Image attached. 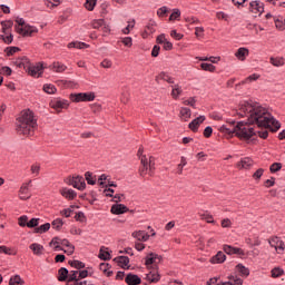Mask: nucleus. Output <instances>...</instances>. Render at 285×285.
I'll return each mask as SVG.
<instances>
[{
	"label": "nucleus",
	"instance_id": "obj_42",
	"mask_svg": "<svg viewBox=\"0 0 285 285\" xmlns=\"http://www.w3.org/2000/svg\"><path fill=\"white\" fill-rule=\"evenodd\" d=\"M30 173H31V175H33V177H39V175L41 173V164H39V163L32 164L30 167Z\"/></svg>",
	"mask_w": 285,
	"mask_h": 285
},
{
	"label": "nucleus",
	"instance_id": "obj_44",
	"mask_svg": "<svg viewBox=\"0 0 285 285\" xmlns=\"http://www.w3.org/2000/svg\"><path fill=\"white\" fill-rule=\"evenodd\" d=\"M104 23H106V20L95 19L90 22V26L94 28V30H100L104 27Z\"/></svg>",
	"mask_w": 285,
	"mask_h": 285
},
{
	"label": "nucleus",
	"instance_id": "obj_26",
	"mask_svg": "<svg viewBox=\"0 0 285 285\" xmlns=\"http://www.w3.org/2000/svg\"><path fill=\"white\" fill-rule=\"evenodd\" d=\"M125 282L128 285H139L141 284V278L137 274H128Z\"/></svg>",
	"mask_w": 285,
	"mask_h": 285
},
{
	"label": "nucleus",
	"instance_id": "obj_8",
	"mask_svg": "<svg viewBox=\"0 0 285 285\" xmlns=\"http://www.w3.org/2000/svg\"><path fill=\"white\" fill-rule=\"evenodd\" d=\"M268 244L272 248H275L278 255H284L285 244L284 240H282V238L273 236L268 239Z\"/></svg>",
	"mask_w": 285,
	"mask_h": 285
},
{
	"label": "nucleus",
	"instance_id": "obj_55",
	"mask_svg": "<svg viewBox=\"0 0 285 285\" xmlns=\"http://www.w3.org/2000/svg\"><path fill=\"white\" fill-rule=\"evenodd\" d=\"M148 279L150 281V282H153L154 284L155 283H157V282H159V279H161V276L159 275V273H149L148 274Z\"/></svg>",
	"mask_w": 285,
	"mask_h": 285
},
{
	"label": "nucleus",
	"instance_id": "obj_63",
	"mask_svg": "<svg viewBox=\"0 0 285 285\" xmlns=\"http://www.w3.org/2000/svg\"><path fill=\"white\" fill-rule=\"evenodd\" d=\"M39 218H31L28 222L27 228H38L37 226H39Z\"/></svg>",
	"mask_w": 285,
	"mask_h": 285
},
{
	"label": "nucleus",
	"instance_id": "obj_62",
	"mask_svg": "<svg viewBox=\"0 0 285 285\" xmlns=\"http://www.w3.org/2000/svg\"><path fill=\"white\" fill-rule=\"evenodd\" d=\"M184 106H190L191 108H195L197 100L195 99V97H190L186 100L183 101Z\"/></svg>",
	"mask_w": 285,
	"mask_h": 285
},
{
	"label": "nucleus",
	"instance_id": "obj_12",
	"mask_svg": "<svg viewBox=\"0 0 285 285\" xmlns=\"http://www.w3.org/2000/svg\"><path fill=\"white\" fill-rule=\"evenodd\" d=\"M255 166V161L250 157L242 158L237 164L236 168L238 170H250Z\"/></svg>",
	"mask_w": 285,
	"mask_h": 285
},
{
	"label": "nucleus",
	"instance_id": "obj_59",
	"mask_svg": "<svg viewBox=\"0 0 285 285\" xmlns=\"http://www.w3.org/2000/svg\"><path fill=\"white\" fill-rule=\"evenodd\" d=\"M188 163L186 161V157H181L180 158V164L177 167V173L178 175H181V173H184V166H186Z\"/></svg>",
	"mask_w": 285,
	"mask_h": 285
},
{
	"label": "nucleus",
	"instance_id": "obj_5",
	"mask_svg": "<svg viewBox=\"0 0 285 285\" xmlns=\"http://www.w3.org/2000/svg\"><path fill=\"white\" fill-rule=\"evenodd\" d=\"M96 97L97 96L95 95L94 91H89V92L71 94L69 96V99L73 104H81V102H87V101H95Z\"/></svg>",
	"mask_w": 285,
	"mask_h": 285
},
{
	"label": "nucleus",
	"instance_id": "obj_57",
	"mask_svg": "<svg viewBox=\"0 0 285 285\" xmlns=\"http://www.w3.org/2000/svg\"><path fill=\"white\" fill-rule=\"evenodd\" d=\"M135 28V19H132L131 21H128V26L122 29V35H130V30H132Z\"/></svg>",
	"mask_w": 285,
	"mask_h": 285
},
{
	"label": "nucleus",
	"instance_id": "obj_29",
	"mask_svg": "<svg viewBox=\"0 0 285 285\" xmlns=\"http://www.w3.org/2000/svg\"><path fill=\"white\" fill-rule=\"evenodd\" d=\"M171 99H179V97H181V95H184V89H181L179 83H176L174 86H171Z\"/></svg>",
	"mask_w": 285,
	"mask_h": 285
},
{
	"label": "nucleus",
	"instance_id": "obj_35",
	"mask_svg": "<svg viewBox=\"0 0 285 285\" xmlns=\"http://www.w3.org/2000/svg\"><path fill=\"white\" fill-rule=\"evenodd\" d=\"M24 284H26V281H23V278H21V276L18 274L11 276L9 279V285H24Z\"/></svg>",
	"mask_w": 285,
	"mask_h": 285
},
{
	"label": "nucleus",
	"instance_id": "obj_60",
	"mask_svg": "<svg viewBox=\"0 0 285 285\" xmlns=\"http://www.w3.org/2000/svg\"><path fill=\"white\" fill-rule=\"evenodd\" d=\"M220 226L222 228H233V220H230V218H224L220 222Z\"/></svg>",
	"mask_w": 285,
	"mask_h": 285
},
{
	"label": "nucleus",
	"instance_id": "obj_6",
	"mask_svg": "<svg viewBox=\"0 0 285 285\" xmlns=\"http://www.w3.org/2000/svg\"><path fill=\"white\" fill-rule=\"evenodd\" d=\"M27 73L29 77H33L35 79H39L43 75V63L37 62L36 65H32L30 62L29 68H27Z\"/></svg>",
	"mask_w": 285,
	"mask_h": 285
},
{
	"label": "nucleus",
	"instance_id": "obj_9",
	"mask_svg": "<svg viewBox=\"0 0 285 285\" xmlns=\"http://www.w3.org/2000/svg\"><path fill=\"white\" fill-rule=\"evenodd\" d=\"M50 107L53 110H57V112H61V110H67V108L70 107V101H68L66 99H61V98H56V99L51 100Z\"/></svg>",
	"mask_w": 285,
	"mask_h": 285
},
{
	"label": "nucleus",
	"instance_id": "obj_40",
	"mask_svg": "<svg viewBox=\"0 0 285 285\" xmlns=\"http://www.w3.org/2000/svg\"><path fill=\"white\" fill-rule=\"evenodd\" d=\"M108 248L101 247L99 252V259H102V262H108L110 259V252H107Z\"/></svg>",
	"mask_w": 285,
	"mask_h": 285
},
{
	"label": "nucleus",
	"instance_id": "obj_36",
	"mask_svg": "<svg viewBox=\"0 0 285 285\" xmlns=\"http://www.w3.org/2000/svg\"><path fill=\"white\" fill-rule=\"evenodd\" d=\"M6 57H14V55H17V52H21V48L19 47H7L3 50Z\"/></svg>",
	"mask_w": 285,
	"mask_h": 285
},
{
	"label": "nucleus",
	"instance_id": "obj_2",
	"mask_svg": "<svg viewBox=\"0 0 285 285\" xmlns=\"http://www.w3.org/2000/svg\"><path fill=\"white\" fill-rule=\"evenodd\" d=\"M37 118H35V112L30 109H24L20 112L16 120V130L18 135H23L24 137H32L35 130H37Z\"/></svg>",
	"mask_w": 285,
	"mask_h": 285
},
{
	"label": "nucleus",
	"instance_id": "obj_18",
	"mask_svg": "<svg viewBox=\"0 0 285 285\" xmlns=\"http://www.w3.org/2000/svg\"><path fill=\"white\" fill-rule=\"evenodd\" d=\"M131 237L136 239V242H148V239H150V235L146 230H135L131 233Z\"/></svg>",
	"mask_w": 285,
	"mask_h": 285
},
{
	"label": "nucleus",
	"instance_id": "obj_38",
	"mask_svg": "<svg viewBox=\"0 0 285 285\" xmlns=\"http://www.w3.org/2000/svg\"><path fill=\"white\" fill-rule=\"evenodd\" d=\"M85 179L89 186H95V184H97V176H95L91 171H87L85 174Z\"/></svg>",
	"mask_w": 285,
	"mask_h": 285
},
{
	"label": "nucleus",
	"instance_id": "obj_20",
	"mask_svg": "<svg viewBox=\"0 0 285 285\" xmlns=\"http://www.w3.org/2000/svg\"><path fill=\"white\" fill-rule=\"evenodd\" d=\"M59 193L62 197H65V199H68L69 202H72V199L77 197V191L67 187H62Z\"/></svg>",
	"mask_w": 285,
	"mask_h": 285
},
{
	"label": "nucleus",
	"instance_id": "obj_3",
	"mask_svg": "<svg viewBox=\"0 0 285 285\" xmlns=\"http://www.w3.org/2000/svg\"><path fill=\"white\" fill-rule=\"evenodd\" d=\"M137 155L140 160V167L138 170L140 177H146V175L153 177V175H155V158H153V156L144 155V148H139Z\"/></svg>",
	"mask_w": 285,
	"mask_h": 285
},
{
	"label": "nucleus",
	"instance_id": "obj_17",
	"mask_svg": "<svg viewBox=\"0 0 285 285\" xmlns=\"http://www.w3.org/2000/svg\"><path fill=\"white\" fill-rule=\"evenodd\" d=\"M17 68H22L23 70H28L30 68V59L26 56L19 57L13 61Z\"/></svg>",
	"mask_w": 285,
	"mask_h": 285
},
{
	"label": "nucleus",
	"instance_id": "obj_25",
	"mask_svg": "<svg viewBox=\"0 0 285 285\" xmlns=\"http://www.w3.org/2000/svg\"><path fill=\"white\" fill-rule=\"evenodd\" d=\"M50 70H52L53 72L61 73V72H66V70H68V66H66L65 63H62L60 61H55L50 66Z\"/></svg>",
	"mask_w": 285,
	"mask_h": 285
},
{
	"label": "nucleus",
	"instance_id": "obj_10",
	"mask_svg": "<svg viewBox=\"0 0 285 285\" xmlns=\"http://www.w3.org/2000/svg\"><path fill=\"white\" fill-rule=\"evenodd\" d=\"M30 184H32V180H29L28 183H23L19 189L18 197L22 202H26L32 197V194L30 193Z\"/></svg>",
	"mask_w": 285,
	"mask_h": 285
},
{
	"label": "nucleus",
	"instance_id": "obj_53",
	"mask_svg": "<svg viewBox=\"0 0 285 285\" xmlns=\"http://www.w3.org/2000/svg\"><path fill=\"white\" fill-rule=\"evenodd\" d=\"M1 253H4V255H17V249L12 247L1 246Z\"/></svg>",
	"mask_w": 285,
	"mask_h": 285
},
{
	"label": "nucleus",
	"instance_id": "obj_13",
	"mask_svg": "<svg viewBox=\"0 0 285 285\" xmlns=\"http://www.w3.org/2000/svg\"><path fill=\"white\" fill-rule=\"evenodd\" d=\"M223 250H224V253H226V255H238V257H246V252L243 248H239V247H233L230 245H224Z\"/></svg>",
	"mask_w": 285,
	"mask_h": 285
},
{
	"label": "nucleus",
	"instance_id": "obj_19",
	"mask_svg": "<svg viewBox=\"0 0 285 285\" xmlns=\"http://www.w3.org/2000/svg\"><path fill=\"white\" fill-rule=\"evenodd\" d=\"M206 121V116H198L191 122H189L188 128L191 129L193 132H197L199 130V126Z\"/></svg>",
	"mask_w": 285,
	"mask_h": 285
},
{
	"label": "nucleus",
	"instance_id": "obj_58",
	"mask_svg": "<svg viewBox=\"0 0 285 285\" xmlns=\"http://www.w3.org/2000/svg\"><path fill=\"white\" fill-rule=\"evenodd\" d=\"M264 176V168H258L254 174H253V179H255V181H259V179H262V177Z\"/></svg>",
	"mask_w": 285,
	"mask_h": 285
},
{
	"label": "nucleus",
	"instance_id": "obj_48",
	"mask_svg": "<svg viewBox=\"0 0 285 285\" xmlns=\"http://www.w3.org/2000/svg\"><path fill=\"white\" fill-rule=\"evenodd\" d=\"M181 17V11L179 9H174L169 16V21H179Z\"/></svg>",
	"mask_w": 285,
	"mask_h": 285
},
{
	"label": "nucleus",
	"instance_id": "obj_51",
	"mask_svg": "<svg viewBox=\"0 0 285 285\" xmlns=\"http://www.w3.org/2000/svg\"><path fill=\"white\" fill-rule=\"evenodd\" d=\"M52 228H55L56 230H61L62 226H63V219L61 218H56L52 223H51Z\"/></svg>",
	"mask_w": 285,
	"mask_h": 285
},
{
	"label": "nucleus",
	"instance_id": "obj_61",
	"mask_svg": "<svg viewBox=\"0 0 285 285\" xmlns=\"http://www.w3.org/2000/svg\"><path fill=\"white\" fill-rule=\"evenodd\" d=\"M257 79H259V73H253L243 80V83H252V81H257Z\"/></svg>",
	"mask_w": 285,
	"mask_h": 285
},
{
	"label": "nucleus",
	"instance_id": "obj_27",
	"mask_svg": "<svg viewBox=\"0 0 285 285\" xmlns=\"http://www.w3.org/2000/svg\"><path fill=\"white\" fill-rule=\"evenodd\" d=\"M181 121H188L193 117V111L188 107H181L179 110Z\"/></svg>",
	"mask_w": 285,
	"mask_h": 285
},
{
	"label": "nucleus",
	"instance_id": "obj_64",
	"mask_svg": "<svg viewBox=\"0 0 285 285\" xmlns=\"http://www.w3.org/2000/svg\"><path fill=\"white\" fill-rule=\"evenodd\" d=\"M281 168H282V163H274L271 165L269 170L271 173H279Z\"/></svg>",
	"mask_w": 285,
	"mask_h": 285
},
{
	"label": "nucleus",
	"instance_id": "obj_32",
	"mask_svg": "<svg viewBox=\"0 0 285 285\" xmlns=\"http://www.w3.org/2000/svg\"><path fill=\"white\" fill-rule=\"evenodd\" d=\"M67 48H69V49L76 48L77 50H86V48H90V45H88L86 42L73 41V42H69L67 45Z\"/></svg>",
	"mask_w": 285,
	"mask_h": 285
},
{
	"label": "nucleus",
	"instance_id": "obj_7",
	"mask_svg": "<svg viewBox=\"0 0 285 285\" xmlns=\"http://www.w3.org/2000/svg\"><path fill=\"white\" fill-rule=\"evenodd\" d=\"M16 32L20 35V37H35L39 29L35 26L27 24L24 27H16Z\"/></svg>",
	"mask_w": 285,
	"mask_h": 285
},
{
	"label": "nucleus",
	"instance_id": "obj_16",
	"mask_svg": "<svg viewBox=\"0 0 285 285\" xmlns=\"http://www.w3.org/2000/svg\"><path fill=\"white\" fill-rule=\"evenodd\" d=\"M249 12H253V14H257L258 17L262 16L264 12V3L261 1H252L249 3Z\"/></svg>",
	"mask_w": 285,
	"mask_h": 285
},
{
	"label": "nucleus",
	"instance_id": "obj_4",
	"mask_svg": "<svg viewBox=\"0 0 285 285\" xmlns=\"http://www.w3.org/2000/svg\"><path fill=\"white\" fill-rule=\"evenodd\" d=\"M12 26H14V22L12 20H7L1 22V27H2L1 39L3 43H7V46H10V43L14 41V36L12 35Z\"/></svg>",
	"mask_w": 285,
	"mask_h": 285
},
{
	"label": "nucleus",
	"instance_id": "obj_45",
	"mask_svg": "<svg viewBox=\"0 0 285 285\" xmlns=\"http://www.w3.org/2000/svg\"><path fill=\"white\" fill-rule=\"evenodd\" d=\"M269 63H272V66H275L276 68H279L282 66H284V58H275V57H272L269 59Z\"/></svg>",
	"mask_w": 285,
	"mask_h": 285
},
{
	"label": "nucleus",
	"instance_id": "obj_28",
	"mask_svg": "<svg viewBox=\"0 0 285 285\" xmlns=\"http://www.w3.org/2000/svg\"><path fill=\"white\" fill-rule=\"evenodd\" d=\"M209 262L212 264H224L226 262V254L224 252H217L216 255H214Z\"/></svg>",
	"mask_w": 285,
	"mask_h": 285
},
{
	"label": "nucleus",
	"instance_id": "obj_14",
	"mask_svg": "<svg viewBox=\"0 0 285 285\" xmlns=\"http://www.w3.org/2000/svg\"><path fill=\"white\" fill-rule=\"evenodd\" d=\"M161 259H163L161 255L149 253L145 257V265L147 266V268H150L153 264H160Z\"/></svg>",
	"mask_w": 285,
	"mask_h": 285
},
{
	"label": "nucleus",
	"instance_id": "obj_24",
	"mask_svg": "<svg viewBox=\"0 0 285 285\" xmlns=\"http://www.w3.org/2000/svg\"><path fill=\"white\" fill-rule=\"evenodd\" d=\"M248 55H249V51H248V48L246 47H240L235 52V57L236 59H238V61H246V57H248Z\"/></svg>",
	"mask_w": 285,
	"mask_h": 285
},
{
	"label": "nucleus",
	"instance_id": "obj_21",
	"mask_svg": "<svg viewBox=\"0 0 285 285\" xmlns=\"http://www.w3.org/2000/svg\"><path fill=\"white\" fill-rule=\"evenodd\" d=\"M156 81H157V83H161V81H166L167 83H175V78L169 76L168 72L161 71L160 73H158L156 76Z\"/></svg>",
	"mask_w": 285,
	"mask_h": 285
},
{
	"label": "nucleus",
	"instance_id": "obj_11",
	"mask_svg": "<svg viewBox=\"0 0 285 285\" xmlns=\"http://www.w3.org/2000/svg\"><path fill=\"white\" fill-rule=\"evenodd\" d=\"M69 186L77 188V190H86V178L82 176H73L69 179Z\"/></svg>",
	"mask_w": 285,
	"mask_h": 285
},
{
	"label": "nucleus",
	"instance_id": "obj_31",
	"mask_svg": "<svg viewBox=\"0 0 285 285\" xmlns=\"http://www.w3.org/2000/svg\"><path fill=\"white\" fill-rule=\"evenodd\" d=\"M235 269L240 277H248V275H250V269H248V267L244 266L242 263L237 264Z\"/></svg>",
	"mask_w": 285,
	"mask_h": 285
},
{
	"label": "nucleus",
	"instance_id": "obj_23",
	"mask_svg": "<svg viewBox=\"0 0 285 285\" xmlns=\"http://www.w3.org/2000/svg\"><path fill=\"white\" fill-rule=\"evenodd\" d=\"M112 215H124V213H128V207L124 204H116L111 206Z\"/></svg>",
	"mask_w": 285,
	"mask_h": 285
},
{
	"label": "nucleus",
	"instance_id": "obj_33",
	"mask_svg": "<svg viewBox=\"0 0 285 285\" xmlns=\"http://www.w3.org/2000/svg\"><path fill=\"white\" fill-rule=\"evenodd\" d=\"M274 23L276 30L284 32L285 30V18L284 17H274Z\"/></svg>",
	"mask_w": 285,
	"mask_h": 285
},
{
	"label": "nucleus",
	"instance_id": "obj_22",
	"mask_svg": "<svg viewBox=\"0 0 285 285\" xmlns=\"http://www.w3.org/2000/svg\"><path fill=\"white\" fill-rule=\"evenodd\" d=\"M198 216L203 222H206V224H214V225L217 224V222L215 220V217L208 210L199 213Z\"/></svg>",
	"mask_w": 285,
	"mask_h": 285
},
{
	"label": "nucleus",
	"instance_id": "obj_37",
	"mask_svg": "<svg viewBox=\"0 0 285 285\" xmlns=\"http://www.w3.org/2000/svg\"><path fill=\"white\" fill-rule=\"evenodd\" d=\"M114 262H117L121 266V268H126L128 264H130V258L128 256H118L114 259Z\"/></svg>",
	"mask_w": 285,
	"mask_h": 285
},
{
	"label": "nucleus",
	"instance_id": "obj_15",
	"mask_svg": "<svg viewBox=\"0 0 285 285\" xmlns=\"http://www.w3.org/2000/svg\"><path fill=\"white\" fill-rule=\"evenodd\" d=\"M157 28V22L155 20H150L147 26L145 27V31L142 32V39H148L150 35H155Z\"/></svg>",
	"mask_w": 285,
	"mask_h": 285
},
{
	"label": "nucleus",
	"instance_id": "obj_47",
	"mask_svg": "<svg viewBox=\"0 0 285 285\" xmlns=\"http://www.w3.org/2000/svg\"><path fill=\"white\" fill-rule=\"evenodd\" d=\"M43 92H47V95H55L57 92V87L51 83L43 85Z\"/></svg>",
	"mask_w": 285,
	"mask_h": 285
},
{
	"label": "nucleus",
	"instance_id": "obj_39",
	"mask_svg": "<svg viewBox=\"0 0 285 285\" xmlns=\"http://www.w3.org/2000/svg\"><path fill=\"white\" fill-rule=\"evenodd\" d=\"M48 230H50V223H46L43 225H40L39 227H36L33 229V233L38 235H43V233H48Z\"/></svg>",
	"mask_w": 285,
	"mask_h": 285
},
{
	"label": "nucleus",
	"instance_id": "obj_54",
	"mask_svg": "<svg viewBox=\"0 0 285 285\" xmlns=\"http://www.w3.org/2000/svg\"><path fill=\"white\" fill-rule=\"evenodd\" d=\"M120 41L126 48H132V37H124Z\"/></svg>",
	"mask_w": 285,
	"mask_h": 285
},
{
	"label": "nucleus",
	"instance_id": "obj_49",
	"mask_svg": "<svg viewBox=\"0 0 285 285\" xmlns=\"http://www.w3.org/2000/svg\"><path fill=\"white\" fill-rule=\"evenodd\" d=\"M69 266H72V268H77L78 271L86 268V264L80 261H69Z\"/></svg>",
	"mask_w": 285,
	"mask_h": 285
},
{
	"label": "nucleus",
	"instance_id": "obj_34",
	"mask_svg": "<svg viewBox=\"0 0 285 285\" xmlns=\"http://www.w3.org/2000/svg\"><path fill=\"white\" fill-rule=\"evenodd\" d=\"M49 246L56 252L63 250V247H61V238L59 237H53L49 243Z\"/></svg>",
	"mask_w": 285,
	"mask_h": 285
},
{
	"label": "nucleus",
	"instance_id": "obj_1",
	"mask_svg": "<svg viewBox=\"0 0 285 285\" xmlns=\"http://www.w3.org/2000/svg\"><path fill=\"white\" fill-rule=\"evenodd\" d=\"M238 115L240 117H247L246 121H238L236 125L229 126L223 125L219 130L229 137H237L240 141H252L253 137H257L258 128H269L272 132H277L282 128V124L275 120L273 115L268 112V109L259 106L253 105L250 102H243L238 109Z\"/></svg>",
	"mask_w": 285,
	"mask_h": 285
},
{
	"label": "nucleus",
	"instance_id": "obj_41",
	"mask_svg": "<svg viewBox=\"0 0 285 285\" xmlns=\"http://www.w3.org/2000/svg\"><path fill=\"white\" fill-rule=\"evenodd\" d=\"M58 281L59 282H66V279L68 281V277H69V274H68V268L66 267H61L59 271H58Z\"/></svg>",
	"mask_w": 285,
	"mask_h": 285
},
{
	"label": "nucleus",
	"instance_id": "obj_56",
	"mask_svg": "<svg viewBox=\"0 0 285 285\" xmlns=\"http://www.w3.org/2000/svg\"><path fill=\"white\" fill-rule=\"evenodd\" d=\"M283 275H284V269L279 267H275L272 269V277L277 278V277H282Z\"/></svg>",
	"mask_w": 285,
	"mask_h": 285
},
{
	"label": "nucleus",
	"instance_id": "obj_30",
	"mask_svg": "<svg viewBox=\"0 0 285 285\" xmlns=\"http://www.w3.org/2000/svg\"><path fill=\"white\" fill-rule=\"evenodd\" d=\"M30 250H32L33 255H37V257H41V255H43V245L39 244V243H32L29 246Z\"/></svg>",
	"mask_w": 285,
	"mask_h": 285
},
{
	"label": "nucleus",
	"instance_id": "obj_52",
	"mask_svg": "<svg viewBox=\"0 0 285 285\" xmlns=\"http://www.w3.org/2000/svg\"><path fill=\"white\" fill-rule=\"evenodd\" d=\"M18 226H20L21 228H26V226L28 227V216L27 215H22L18 218Z\"/></svg>",
	"mask_w": 285,
	"mask_h": 285
},
{
	"label": "nucleus",
	"instance_id": "obj_46",
	"mask_svg": "<svg viewBox=\"0 0 285 285\" xmlns=\"http://www.w3.org/2000/svg\"><path fill=\"white\" fill-rule=\"evenodd\" d=\"M79 271H71L69 273L68 279H67V284H69L70 282H79Z\"/></svg>",
	"mask_w": 285,
	"mask_h": 285
},
{
	"label": "nucleus",
	"instance_id": "obj_43",
	"mask_svg": "<svg viewBox=\"0 0 285 285\" xmlns=\"http://www.w3.org/2000/svg\"><path fill=\"white\" fill-rule=\"evenodd\" d=\"M200 68L205 72H215L217 70V67H215L213 63H208V62H202Z\"/></svg>",
	"mask_w": 285,
	"mask_h": 285
},
{
	"label": "nucleus",
	"instance_id": "obj_50",
	"mask_svg": "<svg viewBox=\"0 0 285 285\" xmlns=\"http://www.w3.org/2000/svg\"><path fill=\"white\" fill-rule=\"evenodd\" d=\"M95 6H97V0H86L85 2V8L89 12H92V10H95Z\"/></svg>",
	"mask_w": 285,
	"mask_h": 285
}]
</instances>
